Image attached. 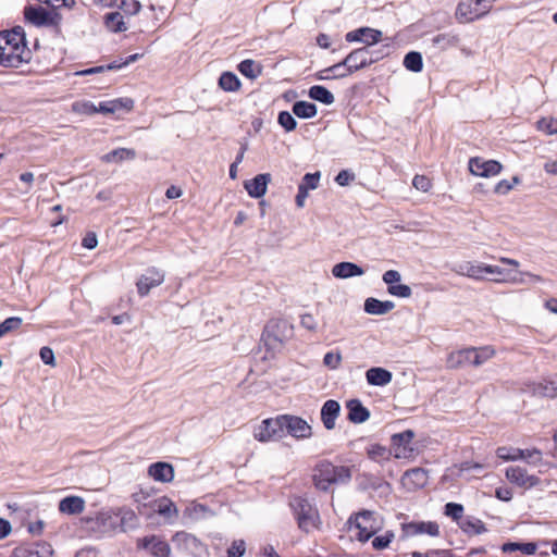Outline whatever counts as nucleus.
I'll use <instances>...</instances> for the list:
<instances>
[{
  "label": "nucleus",
  "mask_w": 557,
  "mask_h": 557,
  "mask_svg": "<svg viewBox=\"0 0 557 557\" xmlns=\"http://www.w3.org/2000/svg\"><path fill=\"white\" fill-rule=\"evenodd\" d=\"M495 355V350L491 346H483L480 348L474 347V367H480Z\"/></svg>",
  "instance_id": "obj_46"
},
{
  "label": "nucleus",
  "mask_w": 557,
  "mask_h": 557,
  "mask_svg": "<svg viewBox=\"0 0 557 557\" xmlns=\"http://www.w3.org/2000/svg\"><path fill=\"white\" fill-rule=\"evenodd\" d=\"M495 0H460L455 16L460 23H469L487 14Z\"/></svg>",
  "instance_id": "obj_8"
},
{
  "label": "nucleus",
  "mask_w": 557,
  "mask_h": 557,
  "mask_svg": "<svg viewBox=\"0 0 557 557\" xmlns=\"http://www.w3.org/2000/svg\"><path fill=\"white\" fill-rule=\"evenodd\" d=\"M246 552V543L244 540H235L226 550V557H243Z\"/></svg>",
  "instance_id": "obj_54"
},
{
  "label": "nucleus",
  "mask_w": 557,
  "mask_h": 557,
  "mask_svg": "<svg viewBox=\"0 0 557 557\" xmlns=\"http://www.w3.org/2000/svg\"><path fill=\"white\" fill-rule=\"evenodd\" d=\"M433 45L434 46H437L442 49H446L447 47L451 46L453 45V38L449 37L448 35L446 34H440V35H436L433 39Z\"/></svg>",
  "instance_id": "obj_64"
},
{
  "label": "nucleus",
  "mask_w": 557,
  "mask_h": 557,
  "mask_svg": "<svg viewBox=\"0 0 557 557\" xmlns=\"http://www.w3.org/2000/svg\"><path fill=\"white\" fill-rule=\"evenodd\" d=\"M137 547L148 550L153 557H170V545L160 536L150 535L138 539Z\"/></svg>",
  "instance_id": "obj_16"
},
{
  "label": "nucleus",
  "mask_w": 557,
  "mask_h": 557,
  "mask_svg": "<svg viewBox=\"0 0 557 557\" xmlns=\"http://www.w3.org/2000/svg\"><path fill=\"white\" fill-rule=\"evenodd\" d=\"M350 530L355 531V536L360 542L369 541L381 529V522L375 513L370 510H363L349 519Z\"/></svg>",
  "instance_id": "obj_6"
},
{
  "label": "nucleus",
  "mask_w": 557,
  "mask_h": 557,
  "mask_svg": "<svg viewBox=\"0 0 557 557\" xmlns=\"http://www.w3.org/2000/svg\"><path fill=\"white\" fill-rule=\"evenodd\" d=\"M536 127L547 135L557 134V119L553 116L542 117L536 122Z\"/></svg>",
  "instance_id": "obj_48"
},
{
  "label": "nucleus",
  "mask_w": 557,
  "mask_h": 557,
  "mask_svg": "<svg viewBox=\"0 0 557 557\" xmlns=\"http://www.w3.org/2000/svg\"><path fill=\"white\" fill-rule=\"evenodd\" d=\"M532 394L541 397H557V376L531 385Z\"/></svg>",
  "instance_id": "obj_33"
},
{
  "label": "nucleus",
  "mask_w": 557,
  "mask_h": 557,
  "mask_svg": "<svg viewBox=\"0 0 557 557\" xmlns=\"http://www.w3.org/2000/svg\"><path fill=\"white\" fill-rule=\"evenodd\" d=\"M85 499L81 496H66L59 502L58 509L61 513L73 516L85 510Z\"/></svg>",
  "instance_id": "obj_29"
},
{
  "label": "nucleus",
  "mask_w": 557,
  "mask_h": 557,
  "mask_svg": "<svg viewBox=\"0 0 557 557\" xmlns=\"http://www.w3.org/2000/svg\"><path fill=\"white\" fill-rule=\"evenodd\" d=\"M403 531L408 536H414L424 533L431 536H437L440 534V527L436 522L433 521L409 522L403 524Z\"/></svg>",
  "instance_id": "obj_21"
},
{
  "label": "nucleus",
  "mask_w": 557,
  "mask_h": 557,
  "mask_svg": "<svg viewBox=\"0 0 557 557\" xmlns=\"http://www.w3.org/2000/svg\"><path fill=\"white\" fill-rule=\"evenodd\" d=\"M39 355H40L41 361L45 364H48V366H54L55 364L54 354H53V350L50 347H47V346L41 347L40 351H39Z\"/></svg>",
  "instance_id": "obj_63"
},
{
  "label": "nucleus",
  "mask_w": 557,
  "mask_h": 557,
  "mask_svg": "<svg viewBox=\"0 0 557 557\" xmlns=\"http://www.w3.org/2000/svg\"><path fill=\"white\" fill-rule=\"evenodd\" d=\"M293 326L283 319L271 320L264 327L263 339L271 349H277L290 338Z\"/></svg>",
  "instance_id": "obj_7"
},
{
  "label": "nucleus",
  "mask_w": 557,
  "mask_h": 557,
  "mask_svg": "<svg viewBox=\"0 0 557 557\" xmlns=\"http://www.w3.org/2000/svg\"><path fill=\"white\" fill-rule=\"evenodd\" d=\"M412 185L416 189L426 193L431 188L432 183L424 175H416L412 180Z\"/></svg>",
  "instance_id": "obj_57"
},
{
  "label": "nucleus",
  "mask_w": 557,
  "mask_h": 557,
  "mask_svg": "<svg viewBox=\"0 0 557 557\" xmlns=\"http://www.w3.org/2000/svg\"><path fill=\"white\" fill-rule=\"evenodd\" d=\"M313 484L326 492L333 484H346L351 480V470L346 466H335L327 460L320 461L313 469Z\"/></svg>",
  "instance_id": "obj_3"
},
{
  "label": "nucleus",
  "mask_w": 557,
  "mask_h": 557,
  "mask_svg": "<svg viewBox=\"0 0 557 557\" xmlns=\"http://www.w3.org/2000/svg\"><path fill=\"white\" fill-rule=\"evenodd\" d=\"M79 529L94 537H102L117 532V519L108 511L79 519Z\"/></svg>",
  "instance_id": "obj_5"
},
{
  "label": "nucleus",
  "mask_w": 557,
  "mask_h": 557,
  "mask_svg": "<svg viewBox=\"0 0 557 557\" xmlns=\"http://www.w3.org/2000/svg\"><path fill=\"white\" fill-rule=\"evenodd\" d=\"M502 170L503 165L496 160H485L481 157L469 160V171L475 176L492 177L498 175Z\"/></svg>",
  "instance_id": "obj_14"
},
{
  "label": "nucleus",
  "mask_w": 557,
  "mask_h": 557,
  "mask_svg": "<svg viewBox=\"0 0 557 557\" xmlns=\"http://www.w3.org/2000/svg\"><path fill=\"white\" fill-rule=\"evenodd\" d=\"M341 362H342V355L339 351H337V352L330 351L324 355L323 363L325 367H327L332 370L338 369V367L341 366Z\"/></svg>",
  "instance_id": "obj_56"
},
{
  "label": "nucleus",
  "mask_w": 557,
  "mask_h": 557,
  "mask_svg": "<svg viewBox=\"0 0 557 557\" xmlns=\"http://www.w3.org/2000/svg\"><path fill=\"white\" fill-rule=\"evenodd\" d=\"M320 181V172L307 173L298 187H305V190H313L318 187Z\"/></svg>",
  "instance_id": "obj_53"
},
{
  "label": "nucleus",
  "mask_w": 557,
  "mask_h": 557,
  "mask_svg": "<svg viewBox=\"0 0 557 557\" xmlns=\"http://www.w3.org/2000/svg\"><path fill=\"white\" fill-rule=\"evenodd\" d=\"M456 272L473 280H483L485 274L505 276L506 272L498 265L484 263L463 262L458 265Z\"/></svg>",
  "instance_id": "obj_10"
},
{
  "label": "nucleus",
  "mask_w": 557,
  "mask_h": 557,
  "mask_svg": "<svg viewBox=\"0 0 557 557\" xmlns=\"http://www.w3.org/2000/svg\"><path fill=\"white\" fill-rule=\"evenodd\" d=\"M445 515L450 517L454 521L459 524V521L462 520L463 507L457 503H447L445 505Z\"/></svg>",
  "instance_id": "obj_51"
},
{
  "label": "nucleus",
  "mask_w": 557,
  "mask_h": 557,
  "mask_svg": "<svg viewBox=\"0 0 557 557\" xmlns=\"http://www.w3.org/2000/svg\"><path fill=\"white\" fill-rule=\"evenodd\" d=\"M395 308V304L391 300H379L376 298H368L364 301V311L369 314L382 315Z\"/></svg>",
  "instance_id": "obj_34"
},
{
  "label": "nucleus",
  "mask_w": 557,
  "mask_h": 557,
  "mask_svg": "<svg viewBox=\"0 0 557 557\" xmlns=\"http://www.w3.org/2000/svg\"><path fill=\"white\" fill-rule=\"evenodd\" d=\"M23 320L20 317L7 318L0 323V338L8 333L14 332L22 326Z\"/></svg>",
  "instance_id": "obj_47"
},
{
  "label": "nucleus",
  "mask_w": 557,
  "mask_h": 557,
  "mask_svg": "<svg viewBox=\"0 0 557 557\" xmlns=\"http://www.w3.org/2000/svg\"><path fill=\"white\" fill-rule=\"evenodd\" d=\"M116 8H119L124 14L132 16L140 11L141 5L137 0H119Z\"/></svg>",
  "instance_id": "obj_49"
},
{
  "label": "nucleus",
  "mask_w": 557,
  "mask_h": 557,
  "mask_svg": "<svg viewBox=\"0 0 557 557\" xmlns=\"http://www.w3.org/2000/svg\"><path fill=\"white\" fill-rule=\"evenodd\" d=\"M506 478L512 484L520 487L531 488L540 484L541 480L539 476L529 474V472L519 466L508 467L506 469Z\"/></svg>",
  "instance_id": "obj_15"
},
{
  "label": "nucleus",
  "mask_w": 557,
  "mask_h": 557,
  "mask_svg": "<svg viewBox=\"0 0 557 557\" xmlns=\"http://www.w3.org/2000/svg\"><path fill=\"white\" fill-rule=\"evenodd\" d=\"M284 434H289L297 440L309 438L312 435L311 425L302 418L292 414H282Z\"/></svg>",
  "instance_id": "obj_11"
},
{
  "label": "nucleus",
  "mask_w": 557,
  "mask_h": 557,
  "mask_svg": "<svg viewBox=\"0 0 557 557\" xmlns=\"http://www.w3.org/2000/svg\"><path fill=\"white\" fill-rule=\"evenodd\" d=\"M103 23L108 30L113 33L125 32L127 25L121 11L109 12L103 16Z\"/></svg>",
  "instance_id": "obj_35"
},
{
  "label": "nucleus",
  "mask_w": 557,
  "mask_h": 557,
  "mask_svg": "<svg viewBox=\"0 0 557 557\" xmlns=\"http://www.w3.org/2000/svg\"><path fill=\"white\" fill-rule=\"evenodd\" d=\"M460 529L468 534H482L486 531L485 524L482 520L468 516L459 521Z\"/></svg>",
  "instance_id": "obj_37"
},
{
  "label": "nucleus",
  "mask_w": 557,
  "mask_h": 557,
  "mask_svg": "<svg viewBox=\"0 0 557 557\" xmlns=\"http://www.w3.org/2000/svg\"><path fill=\"white\" fill-rule=\"evenodd\" d=\"M112 102L114 104L115 112L120 110H125L128 112L134 108V100L131 98H119L112 100Z\"/></svg>",
  "instance_id": "obj_60"
},
{
  "label": "nucleus",
  "mask_w": 557,
  "mask_h": 557,
  "mask_svg": "<svg viewBox=\"0 0 557 557\" xmlns=\"http://www.w3.org/2000/svg\"><path fill=\"white\" fill-rule=\"evenodd\" d=\"M387 292L391 295L400 298H409L412 295L410 286L405 284L391 285V287H387Z\"/></svg>",
  "instance_id": "obj_55"
},
{
  "label": "nucleus",
  "mask_w": 557,
  "mask_h": 557,
  "mask_svg": "<svg viewBox=\"0 0 557 557\" xmlns=\"http://www.w3.org/2000/svg\"><path fill=\"white\" fill-rule=\"evenodd\" d=\"M346 409L348 410L347 419L351 423L360 424L370 418V411L357 398L347 400Z\"/></svg>",
  "instance_id": "obj_26"
},
{
  "label": "nucleus",
  "mask_w": 557,
  "mask_h": 557,
  "mask_svg": "<svg viewBox=\"0 0 557 557\" xmlns=\"http://www.w3.org/2000/svg\"><path fill=\"white\" fill-rule=\"evenodd\" d=\"M400 278L401 275L396 270H388L382 276V280L387 285V287H391V285H396V283H398Z\"/></svg>",
  "instance_id": "obj_61"
},
{
  "label": "nucleus",
  "mask_w": 557,
  "mask_h": 557,
  "mask_svg": "<svg viewBox=\"0 0 557 557\" xmlns=\"http://www.w3.org/2000/svg\"><path fill=\"white\" fill-rule=\"evenodd\" d=\"M414 433L411 430H406L401 433H396L392 436V447L394 450V457L397 459H408L413 456L414 448L412 446V440Z\"/></svg>",
  "instance_id": "obj_12"
},
{
  "label": "nucleus",
  "mask_w": 557,
  "mask_h": 557,
  "mask_svg": "<svg viewBox=\"0 0 557 557\" xmlns=\"http://www.w3.org/2000/svg\"><path fill=\"white\" fill-rule=\"evenodd\" d=\"M289 507L301 531L310 533L320 529L322 522L319 511L307 498L294 496L289 500Z\"/></svg>",
  "instance_id": "obj_4"
},
{
  "label": "nucleus",
  "mask_w": 557,
  "mask_h": 557,
  "mask_svg": "<svg viewBox=\"0 0 557 557\" xmlns=\"http://www.w3.org/2000/svg\"><path fill=\"white\" fill-rule=\"evenodd\" d=\"M355 180V173L348 171V170H342L338 172V174L335 177V182L339 186H347Z\"/></svg>",
  "instance_id": "obj_59"
},
{
  "label": "nucleus",
  "mask_w": 557,
  "mask_h": 557,
  "mask_svg": "<svg viewBox=\"0 0 557 557\" xmlns=\"http://www.w3.org/2000/svg\"><path fill=\"white\" fill-rule=\"evenodd\" d=\"M317 107L314 103L307 101H297L293 106V113L300 119H311L317 115Z\"/></svg>",
  "instance_id": "obj_41"
},
{
  "label": "nucleus",
  "mask_w": 557,
  "mask_h": 557,
  "mask_svg": "<svg viewBox=\"0 0 557 557\" xmlns=\"http://www.w3.org/2000/svg\"><path fill=\"white\" fill-rule=\"evenodd\" d=\"M536 544L533 542L529 543H517V542H508L503 544L502 550L504 553H513V552H521L525 555H533L536 552Z\"/></svg>",
  "instance_id": "obj_40"
},
{
  "label": "nucleus",
  "mask_w": 557,
  "mask_h": 557,
  "mask_svg": "<svg viewBox=\"0 0 557 557\" xmlns=\"http://www.w3.org/2000/svg\"><path fill=\"white\" fill-rule=\"evenodd\" d=\"M163 282L164 273L157 268H149L136 283L138 294L141 297L147 296L151 288L161 285Z\"/></svg>",
  "instance_id": "obj_17"
},
{
  "label": "nucleus",
  "mask_w": 557,
  "mask_h": 557,
  "mask_svg": "<svg viewBox=\"0 0 557 557\" xmlns=\"http://www.w3.org/2000/svg\"><path fill=\"white\" fill-rule=\"evenodd\" d=\"M474 347L453 351L447 358V367L450 369L473 366Z\"/></svg>",
  "instance_id": "obj_25"
},
{
  "label": "nucleus",
  "mask_w": 557,
  "mask_h": 557,
  "mask_svg": "<svg viewBox=\"0 0 557 557\" xmlns=\"http://www.w3.org/2000/svg\"><path fill=\"white\" fill-rule=\"evenodd\" d=\"M24 16L27 22L36 26H48L53 24L51 14L41 7H26L24 9Z\"/></svg>",
  "instance_id": "obj_23"
},
{
  "label": "nucleus",
  "mask_w": 557,
  "mask_h": 557,
  "mask_svg": "<svg viewBox=\"0 0 557 557\" xmlns=\"http://www.w3.org/2000/svg\"><path fill=\"white\" fill-rule=\"evenodd\" d=\"M172 541L178 549L193 556H201L206 550V546L200 540L184 531L176 532Z\"/></svg>",
  "instance_id": "obj_13"
},
{
  "label": "nucleus",
  "mask_w": 557,
  "mask_h": 557,
  "mask_svg": "<svg viewBox=\"0 0 557 557\" xmlns=\"http://www.w3.org/2000/svg\"><path fill=\"white\" fill-rule=\"evenodd\" d=\"M277 122L286 132H292L297 127V121L288 111L280 112Z\"/></svg>",
  "instance_id": "obj_50"
},
{
  "label": "nucleus",
  "mask_w": 557,
  "mask_h": 557,
  "mask_svg": "<svg viewBox=\"0 0 557 557\" xmlns=\"http://www.w3.org/2000/svg\"><path fill=\"white\" fill-rule=\"evenodd\" d=\"M300 325L308 331L314 332L317 330L318 323L312 314L305 313L300 317Z\"/></svg>",
  "instance_id": "obj_62"
},
{
  "label": "nucleus",
  "mask_w": 557,
  "mask_h": 557,
  "mask_svg": "<svg viewBox=\"0 0 557 557\" xmlns=\"http://www.w3.org/2000/svg\"><path fill=\"white\" fill-rule=\"evenodd\" d=\"M52 546L47 542H37L27 546L16 547L11 557H52Z\"/></svg>",
  "instance_id": "obj_18"
},
{
  "label": "nucleus",
  "mask_w": 557,
  "mask_h": 557,
  "mask_svg": "<svg viewBox=\"0 0 557 557\" xmlns=\"http://www.w3.org/2000/svg\"><path fill=\"white\" fill-rule=\"evenodd\" d=\"M394 536L395 535L392 531H387L384 535L375 536L371 543L372 547L376 550L385 549L388 547Z\"/></svg>",
  "instance_id": "obj_52"
},
{
  "label": "nucleus",
  "mask_w": 557,
  "mask_h": 557,
  "mask_svg": "<svg viewBox=\"0 0 557 557\" xmlns=\"http://www.w3.org/2000/svg\"><path fill=\"white\" fill-rule=\"evenodd\" d=\"M73 110L75 112L84 113L87 115H94L97 113V107L91 102L74 103Z\"/></svg>",
  "instance_id": "obj_58"
},
{
  "label": "nucleus",
  "mask_w": 557,
  "mask_h": 557,
  "mask_svg": "<svg viewBox=\"0 0 557 557\" xmlns=\"http://www.w3.org/2000/svg\"><path fill=\"white\" fill-rule=\"evenodd\" d=\"M341 406L337 400L329 399L321 408V421L326 430L335 428V421L339 416Z\"/></svg>",
  "instance_id": "obj_28"
},
{
  "label": "nucleus",
  "mask_w": 557,
  "mask_h": 557,
  "mask_svg": "<svg viewBox=\"0 0 557 557\" xmlns=\"http://www.w3.org/2000/svg\"><path fill=\"white\" fill-rule=\"evenodd\" d=\"M308 95L311 99L330 106L335 101L334 95L324 86L314 85L310 87Z\"/></svg>",
  "instance_id": "obj_38"
},
{
  "label": "nucleus",
  "mask_w": 557,
  "mask_h": 557,
  "mask_svg": "<svg viewBox=\"0 0 557 557\" xmlns=\"http://www.w3.org/2000/svg\"><path fill=\"white\" fill-rule=\"evenodd\" d=\"M404 480L411 483L413 487H423L428 482V471L422 468H413L407 470Z\"/></svg>",
  "instance_id": "obj_39"
},
{
  "label": "nucleus",
  "mask_w": 557,
  "mask_h": 557,
  "mask_svg": "<svg viewBox=\"0 0 557 557\" xmlns=\"http://www.w3.org/2000/svg\"><path fill=\"white\" fill-rule=\"evenodd\" d=\"M284 435L282 414L263 420L253 431L255 438L262 443L280 440Z\"/></svg>",
  "instance_id": "obj_9"
},
{
  "label": "nucleus",
  "mask_w": 557,
  "mask_h": 557,
  "mask_svg": "<svg viewBox=\"0 0 557 557\" xmlns=\"http://www.w3.org/2000/svg\"><path fill=\"white\" fill-rule=\"evenodd\" d=\"M117 519V531L127 532L138 527L139 520L134 510L129 508H121L113 515Z\"/></svg>",
  "instance_id": "obj_30"
},
{
  "label": "nucleus",
  "mask_w": 557,
  "mask_h": 557,
  "mask_svg": "<svg viewBox=\"0 0 557 557\" xmlns=\"http://www.w3.org/2000/svg\"><path fill=\"white\" fill-rule=\"evenodd\" d=\"M404 65L407 70L418 73L422 71L423 61L420 52L410 51L404 58Z\"/></svg>",
  "instance_id": "obj_44"
},
{
  "label": "nucleus",
  "mask_w": 557,
  "mask_h": 557,
  "mask_svg": "<svg viewBox=\"0 0 557 557\" xmlns=\"http://www.w3.org/2000/svg\"><path fill=\"white\" fill-rule=\"evenodd\" d=\"M238 71L246 77L253 79L261 74V69L253 60L247 59L238 64Z\"/></svg>",
  "instance_id": "obj_45"
},
{
  "label": "nucleus",
  "mask_w": 557,
  "mask_h": 557,
  "mask_svg": "<svg viewBox=\"0 0 557 557\" xmlns=\"http://www.w3.org/2000/svg\"><path fill=\"white\" fill-rule=\"evenodd\" d=\"M332 274L336 278H349L354 276H361L364 270L354 262H339L332 268Z\"/></svg>",
  "instance_id": "obj_31"
},
{
  "label": "nucleus",
  "mask_w": 557,
  "mask_h": 557,
  "mask_svg": "<svg viewBox=\"0 0 557 557\" xmlns=\"http://www.w3.org/2000/svg\"><path fill=\"white\" fill-rule=\"evenodd\" d=\"M348 42L363 41L366 47L371 48L372 45L382 39V32L370 27H361L356 30L348 32L345 36Z\"/></svg>",
  "instance_id": "obj_20"
},
{
  "label": "nucleus",
  "mask_w": 557,
  "mask_h": 557,
  "mask_svg": "<svg viewBox=\"0 0 557 557\" xmlns=\"http://www.w3.org/2000/svg\"><path fill=\"white\" fill-rule=\"evenodd\" d=\"M32 60V51L26 45L22 26L0 32V64L5 67H20Z\"/></svg>",
  "instance_id": "obj_1"
},
{
  "label": "nucleus",
  "mask_w": 557,
  "mask_h": 557,
  "mask_svg": "<svg viewBox=\"0 0 557 557\" xmlns=\"http://www.w3.org/2000/svg\"><path fill=\"white\" fill-rule=\"evenodd\" d=\"M270 182L271 175L269 173H262L256 175L252 180L246 181L244 186L250 197L261 198L265 195Z\"/></svg>",
  "instance_id": "obj_22"
},
{
  "label": "nucleus",
  "mask_w": 557,
  "mask_h": 557,
  "mask_svg": "<svg viewBox=\"0 0 557 557\" xmlns=\"http://www.w3.org/2000/svg\"><path fill=\"white\" fill-rule=\"evenodd\" d=\"M148 475L154 481L169 483L174 479V468L168 462L158 461L148 467Z\"/></svg>",
  "instance_id": "obj_27"
},
{
  "label": "nucleus",
  "mask_w": 557,
  "mask_h": 557,
  "mask_svg": "<svg viewBox=\"0 0 557 557\" xmlns=\"http://www.w3.org/2000/svg\"><path fill=\"white\" fill-rule=\"evenodd\" d=\"M391 450L385 446L373 444L367 449L368 457L375 462L389 460Z\"/></svg>",
  "instance_id": "obj_43"
},
{
  "label": "nucleus",
  "mask_w": 557,
  "mask_h": 557,
  "mask_svg": "<svg viewBox=\"0 0 557 557\" xmlns=\"http://www.w3.org/2000/svg\"><path fill=\"white\" fill-rule=\"evenodd\" d=\"M150 507L169 522H173L178 516L175 504L168 497L154 499L151 502Z\"/></svg>",
  "instance_id": "obj_24"
},
{
  "label": "nucleus",
  "mask_w": 557,
  "mask_h": 557,
  "mask_svg": "<svg viewBox=\"0 0 557 557\" xmlns=\"http://www.w3.org/2000/svg\"><path fill=\"white\" fill-rule=\"evenodd\" d=\"M379 60V55L369 47L352 50L342 62L319 71L315 78L319 81L344 78Z\"/></svg>",
  "instance_id": "obj_2"
},
{
  "label": "nucleus",
  "mask_w": 557,
  "mask_h": 557,
  "mask_svg": "<svg viewBox=\"0 0 557 557\" xmlns=\"http://www.w3.org/2000/svg\"><path fill=\"white\" fill-rule=\"evenodd\" d=\"M509 449L508 447H498L496 450V455L498 458L506 460V461H516L520 459H532V463H537L542 460V453L534 448V449H520L516 448L513 449V455L508 454Z\"/></svg>",
  "instance_id": "obj_19"
},
{
  "label": "nucleus",
  "mask_w": 557,
  "mask_h": 557,
  "mask_svg": "<svg viewBox=\"0 0 557 557\" xmlns=\"http://www.w3.org/2000/svg\"><path fill=\"white\" fill-rule=\"evenodd\" d=\"M366 379L368 384L373 386H385L391 383L393 375L392 373L380 367L370 368L366 372Z\"/></svg>",
  "instance_id": "obj_32"
},
{
  "label": "nucleus",
  "mask_w": 557,
  "mask_h": 557,
  "mask_svg": "<svg viewBox=\"0 0 557 557\" xmlns=\"http://www.w3.org/2000/svg\"><path fill=\"white\" fill-rule=\"evenodd\" d=\"M219 86L225 91H236L240 88V81L234 73L224 72L219 78Z\"/></svg>",
  "instance_id": "obj_42"
},
{
  "label": "nucleus",
  "mask_w": 557,
  "mask_h": 557,
  "mask_svg": "<svg viewBox=\"0 0 557 557\" xmlns=\"http://www.w3.org/2000/svg\"><path fill=\"white\" fill-rule=\"evenodd\" d=\"M136 158V151L132 148H116L101 157V160L106 163H119L122 161L134 160Z\"/></svg>",
  "instance_id": "obj_36"
}]
</instances>
